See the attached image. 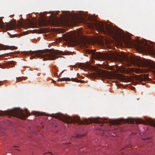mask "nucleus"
Listing matches in <instances>:
<instances>
[{"mask_svg": "<svg viewBox=\"0 0 155 155\" xmlns=\"http://www.w3.org/2000/svg\"><path fill=\"white\" fill-rule=\"evenodd\" d=\"M3 49H4V48H3V46L2 45H0V50Z\"/></svg>", "mask_w": 155, "mask_h": 155, "instance_id": "obj_26", "label": "nucleus"}, {"mask_svg": "<svg viewBox=\"0 0 155 155\" xmlns=\"http://www.w3.org/2000/svg\"><path fill=\"white\" fill-rule=\"evenodd\" d=\"M16 48H17V47H15V49H16Z\"/></svg>", "mask_w": 155, "mask_h": 155, "instance_id": "obj_35", "label": "nucleus"}, {"mask_svg": "<svg viewBox=\"0 0 155 155\" xmlns=\"http://www.w3.org/2000/svg\"><path fill=\"white\" fill-rule=\"evenodd\" d=\"M136 155H141L140 154L137 153Z\"/></svg>", "mask_w": 155, "mask_h": 155, "instance_id": "obj_30", "label": "nucleus"}, {"mask_svg": "<svg viewBox=\"0 0 155 155\" xmlns=\"http://www.w3.org/2000/svg\"><path fill=\"white\" fill-rule=\"evenodd\" d=\"M71 81H74L78 83L80 82L81 83H83L84 81V80H78L77 78H71Z\"/></svg>", "mask_w": 155, "mask_h": 155, "instance_id": "obj_14", "label": "nucleus"}, {"mask_svg": "<svg viewBox=\"0 0 155 155\" xmlns=\"http://www.w3.org/2000/svg\"><path fill=\"white\" fill-rule=\"evenodd\" d=\"M25 23V25H26V26L27 27L32 28L34 26L33 23L31 21H27Z\"/></svg>", "mask_w": 155, "mask_h": 155, "instance_id": "obj_15", "label": "nucleus"}, {"mask_svg": "<svg viewBox=\"0 0 155 155\" xmlns=\"http://www.w3.org/2000/svg\"><path fill=\"white\" fill-rule=\"evenodd\" d=\"M132 59H133V58H131V61H132Z\"/></svg>", "mask_w": 155, "mask_h": 155, "instance_id": "obj_32", "label": "nucleus"}, {"mask_svg": "<svg viewBox=\"0 0 155 155\" xmlns=\"http://www.w3.org/2000/svg\"><path fill=\"white\" fill-rule=\"evenodd\" d=\"M135 46L137 49L141 51H146L147 50H148L149 48L148 45H147L143 43H137L135 44Z\"/></svg>", "mask_w": 155, "mask_h": 155, "instance_id": "obj_8", "label": "nucleus"}, {"mask_svg": "<svg viewBox=\"0 0 155 155\" xmlns=\"http://www.w3.org/2000/svg\"><path fill=\"white\" fill-rule=\"evenodd\" d=\"M137 62L141 66L144 67L152 69H155V64H152L145 59L143 60H139Z\"/></svg>", "mask_w": 155, "mask_h": 155, "instance_id": "obj_7", "label": "nucleus"}, {"mask_svg": "<svg viewBox=\"0 0 155 155\" xmlns=\"http://www.w3.org/2000/svg\"><path fill=\"white\" fill-rule=\"evenodd\" d=\"M16 24L15 23L13 22H9L6 23V29L8 30H12L15 28Z\"/></svg>", "mask_w": 155, "mask_h": 155, "instance_id": "obj_11", "label": "nucleus"}, {"mask_svg": "<svg viewBox=\"0 0 155 155\" xmlns=\"http://www.w3.org/2000/svg\"><path fill=\"white\" fill-rule=\"evenodd\" d=\"M16 48H17V47H15V49H16Z\"/></svg>", "mask_w": 155, "mask_h": 155, "instance_id": "obj_34", "label": "nucleus"}, {"mask_svg": "<svg viewBox=\"0 0 155 155\" xmlns=\"http://www.w3.org/2000/svg\"><path fill=\"white\" fill-rule=\"evenodd\" d=\"M16 48H17V47H15V49H16Z\"/></svg>", "mask_w": 155, "mask_h": 155, "instance_id": "obj_36", "label": "nucleus"}, {"mask_svg": "<svg viewBox=\"0 0 155 155\" xmlns=\"http://www.w3.org/2000/svg\"><path fill=\"white\" fill-rule=\"evenodd\" d=\"M94 25L99 32L107 34L111 36H116L114 28L109 24L96 21L94 22Z\"/></svg>", "mask_w": 155, "mask_h": 155, "instance_id": "obj_3", "label": "nucleus"}, {"mask_svg": "<svg viewBox=\"0 0 155 155\" xmlns=\"http://www.w3.org/2000/svg\"><path fill=\"white\" fill-rule=\"evenodd\" d=\"M46 153H44V154H46Z\"/></svg>", "mask_w": 155, "mask_h": 155, "instance_id": "obj_38", "label": "nucleus"}, {"mask_svg": "<svg viewBox=\"0 0 155 155\" xmlns=\"http://www.w3.org/2000/svg\"><path fill=\"white\" fill-rule=\"evenodd\" d=\"M136 123L139 124L142 123H143V121L142 120L138 119L137 120Z\"/></svg>", "mask_w": 155, "mask_h": 155, "instance_id": "obj_20", "label": "nucleus"}, {"mask_svg": "<svg viewBox=\"0 0 155 155\" xmlns=\"http://www.w3.org/2000/svg\"><path fill=\"white\" fill-rule=\"evenodd\" d=\"M128 122H129L131 123H134V122L132 120H130V121H129Z\"/></svg>", "mask_w": 155, "mask_h": 155, "instance_id": "obj_28", "label": "nucleus"}, {"mask_svg": "<svg viewBox=\"0 0 155 155\" xmlns=\"http://www.w3.org/2000/svg\"><path fill=\"white\" fill-rule=\"evenodd\" d=\"M22 53L25 55H28L29 54L31 55V59H33L35 57H41L43 60H53L58 58L61 55L60 52L59 51H54L52 50H47L46 51H24Z\"/></svg>", "mask_w": 155, "mask_h": 155, "instance_id": "obj_1", "label": "nucleus"}, {"mask_svg": "<svg viewBox=\"0 0 155 155\" xmlns=\"http://www.w3.org/2000/svg\"><path fill=\"white\" fill-rule=\"evenodd\" d=\"M132 59H133V58H131V61H132Z\"/></svg>", "mask_w": 155, "mask_h": 155, "instance_id": "obj_33", "label": "nucleus"}, {"mask_svg": "<svg viewBox=\"0 0 155 155\" xmlns=\"http://www.w3.org/2000/svg\"><path fill=\"white\" fill-rule=\"evenodd\" d=\"M5 115L13 116L22 119L26 117V115L23 112L22 110L19 108L13 109L3 112H0V116Z\"/></svg>", "mask_w": 155, "mask_h": 155, "instance_id": "obj_5", "label": "nucleus"}, {"mask_svg": "<svg viewBox=\"0 0 155 155\" xmlns=\"http://www.w3.org/2000/svg\"><path fill=\"white\" fill-rule=\"evenodd\" d=\"M5 26L4 23L3 22H0V28H3Z\"/></svg>", "mask_w": 155, "mask_h": 155, "instance_id": "obj_19", "label": "nucleus"}, {"mask_svg": "<svg viewBox=\"0 0 155 155\" xmlns=\"http://www.w3.org/2000/svg\"><path fill=\"white\" fill-rule=\"evenodd\" d=\"M25 112L26 113V115H27V117H28V115H30V113L28 111V110L27 109H25Z\"/></svg>", "mask_w": 155, "mask_h": 155, "instance_id": "obj_23", "label": "nucleus"}, {"mask_svg": "<svg viewBox=\"0 0 155 155\" xmlns=\"http://www.w3.org/2000/svg\"><path fill=\"white\" fill-rule=\"evenodd\" d=\"M131 146L130 145H128L127 146H126V147H124L123 148H122L121 149V150H123V149H124L126 147H131Z\"/></svg>", "mask_w": 155, "mask_h": 155, "instance_id": "obj_24", "label": "nucleus"}, {"mask_svg": "<svg viewBox=\"0 0 155 155\" xmlns=\"http://www.w3.org/2000/svg\"><path fill=\"white\" fill-rule=\"evenodd\" d=\"M1 81H0V85H1Z\"/></svg>", "mask_w": 155, "mask_h": 155, "instance_id": "obj_31", "label": "nucleus"}, {"mask_svg": "<svg viewBox=\"0 0 155 155\" xmlns=\"http://www.w3.org/2000/svg\"><path fill=\"white\" fill-rule=\"evenodd\" d=\"M84 134H78L76 136H72V137H74V138H77L78 139H80L82 137L84 136H85Z\"/></svg>", "mask_w": 155, "mask_h": 155, "instance_id": "obj_17", "label": "nucleus"}, {"mask_svg": "<svg viewBox=\"0 0 155 155\" xmlns=\"http://www.w3.org/2000/svg\"><path fill=\"white\" fill-rule=\"evenodd\" d=\"M65 41L69 45H73L77 42L76 39L71 36H68L65 38Z\"/></svg>", "mask_w": 155, "mask_h": 155, "instance_id": "obj_9", "label": "nucleus"}, {"mask_svg": "<svg viewBox=\"0 0 155 155\" xmlns=\"http://www.w3.org/2000/svg\"><path fill=\"white\" fill-rule=\"evenodd\" d=\"M52 117L57 119H58L64 122L68 123H78L80 124H89L94 123H107L104 120L102 121H100L97 118H89L87 120L84 118L81 119L79 117H75L73 118L71 117L66 116L63 114L57 113L53 114Z\"/></svg>", "mask_w": 155, "mask_h": 155, "instance_id": "obj_2", "label": "nucleus"}, {"mask_svg": "<svg viewBox=\"0 0 155 155\" xmlns=\"http://www.w3.org/2000/svg\"><path fill=\"white\" fill-rule=\"evenodd\" d=\"M147 139H150V138H147Z\"/></svg>", "mask_w": 155, "mask_h": 155, "instance_id": "obj_37", "label": "nucleus"}, {"mask_svg": "<svg viewBox=\"0 0 155 155\" xmlns=\"http://www.w3.org/2000/svg\"><path fill=\"white\" fill-rule=\"evenodd\" d=\"M70 79L69 78H60L58 79L57 81H70Z\"/></svg>", "mask_w": 155, "mask_h": 155, "instance_id": "obj_16", "label": "nucleus"}, {"mask_svg": "<svg viewBox=\"0 0 155 155\" xmlns=\"http://www.w3.org/2000/svg\"><path fill=\"white\" fill-rule=\"evenodd\" d=\"M147 123L150 124L151 125L155 127V120L152 119H150L149 120H148Z\"/></svg>", "mask_w": 155, "mask_h": 155, "instance_id": "obj_13", "label": "nucleus"}, {"mask_svg": "<svg viewBox=\"0 0 155 155\" xmlns=\"http://www.w3.org/2000/svg\"><path fill=\"white\" fill-rule=\"evenodd\" d=\"M149 78L148 76L146 74H144L143 76H139L137 78V79L141 83L140 84L143 85H144L145 84L144 82L148 79Z\"/></svg>", "mask_w": 155, "mask_h": 155, "instance_id": "obj_10", "label": "nucleus"}, {"mask_svg": "<svg viewBox=\"0 0 155 155\" xmlns=\"http://www.w3.org/2000/svg\"><path fill=\"white\" fill-rule=\"evenodd\" d=\"M82 68H87L95 71L93 73L94 76L95 77L102 78L105 79H109V76L106 71L102 69H99L97 67L91 65L89 63L87 62L81 64Z\"/></svg>", "mask_w": 155, "mask_h": 155, "instance_id": "obj_4", "label": "nucleus"}, {"mask_svg": "<svg viewBox=\"0 0 155 155\" xmlns=\"http://www.w3.org/2000/svg\"><path fill=\"white\" fill-rule=\"evenodd\" d=\"M47 22L46 21H43L41 22V25L42 26H45L46 25Z\"/></svg>", "mask_w": 155, "mask_h": 155, "instance_id": "obj_21", "label": "nucleus"}, {"mask_svg": "<svg viewBox=\"0 0 155 155\" xmlns=\"http://www.w3.org/2000/svg\"><path fill=\"white\" fill-rule=\"evenodd\" d=\"M125 59L127 61H129V58L128 57H126V58H125Z\"/></svg>", "mask_w": 155, "mask_h": 155, "instance_id": "obj_27", "label": "nucleus"}, {"mask_svg": "<svg viewBox=\"0 0 155 155\" xmlns=\"http://www.w3.org/2000/svg\"><path fill=\"white\" fill-rule=\"evenodd\" d=\"M18 147L17 146H13V149H14L15 150H19L18 149H17L15 148H16V147Z\"/></svg>", "mask_w": 155, "mask_h": 155, "instance_id": "obj_25", "label": "nucleus"}, {"mask_svg": "<svg viewBox=\"0 0 155 155\" xmlns=\"http://www.w3.org/2000/svg\"><path fill=\"white\" fill-rule=\"evenodd\" d=\"M86 53L87 54H92L93 57L97 60L104 59L105 57V55L103 53L100 52H96L95 50H86Z\"/></svg>", "mask_w": 155, "mask_h": 155, "instance_id": "obj_6", "label": "nucleus"}, {"mask_svg": "<svg viewBox=\"0 0 155 155\" xmlns=\"http://www.w3.org/2000/svg\"><path fill=\"white\" fill-rule=\"evenodd\" d=\"M23 80L22 78L20 77L16 78V82H19L21 81H22Z\"/></svg>", "mask_w": 155, "mask_h": 155, "instance_id": "obj_22", "label": "nucleus"}, {"mask_svg": "<svg viewBox=\"0 0 155 155\" xmlns=\"http://www.w3.org/2000/svg\"><path fill=\"white\" fill-rule=\"evenodd\" d=\"M110 123L112 124L118 125L121 123V122L119 120H111Z\"/></svg>", "mask_w": 155, "mask_h": 155, "instance_id": "obj_12", "label": "nucleus"}, {"mask_svg": "<svg viewBox=\"0 0 155 155\" xmlns=\"http://www.w3.org/2000/svg\"><path fill=\"white\" fill-rule=\"evenodd\" d=\"M47 153H51V154L52 155H53L52 154V153L51 152H48Z\"/></svg>", "mask_w": 155, "mask_h": 155, "instance_id": "obj_29", "label": "nucleus"}, {"mask_svg": "<svg viewBox=\"0 0 155 155\" xmlns=\"http://www.w3.org/2000/svg\"><path fill=\"white\" fill-rule=\"evenodd\" d=\"M36 114L37 115H39V116H41V115L48 116V114H46L45 113H43V112L41 113V112H36Z\"/></svg>", "mask_w": 155, "mask_h": 155, "instance_id": "obj_18", "label": "nucleus"}]
</instances>
